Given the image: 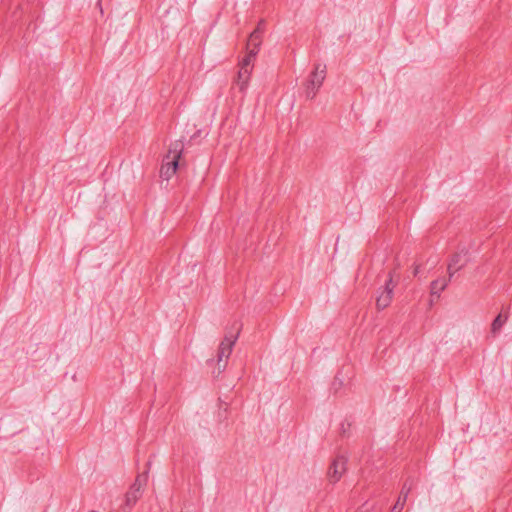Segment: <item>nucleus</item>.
Instances as JSON below:
<instances>
[{
	"label": "nucleus",
	"instance_id": "obj_1",
	"mask_svg": "<svg viewBox=\"0 0 512 512\" xmlns=\"http://www.w3.org/2000/svg\"><path fill=\"white\" fill-rule=\"evenodd\" d=\"M348 458L345 454H336L326 471V479L329 483L335 484L341 480L347 470Z\"/></svg>",
	"mask_w": 512,
	"mask_h": 512
},
{
	"label": "nucleus",
	"instance_id": "obj_2",
	"mask_svg": "<svg viewBox=\"0 0 512 512\" xmlns=\"http://www.w3.org/2000/svg\"><path fill=\"white\" fill-rule=\"evenodd\" d=\"M254 61L242 58L238 64L237 75L234 79V84L240 91H244L249 84L250 77L253 71Z\"/></svg>",
	"mask_w": 512,
	"mask_h": 512
},
{
	"label": "nucleus",
	"instance_id": "obj_3",
	"mask_svg": "<svg viewBox=\"0 0 512 512\" xmlns=\"http://www.w3.org/2000/svg\"><path fill=\"white\" fill-rule=\"evenodd\" d=\"M238 338V332L231 335H226L225 338L221 341L219 350H218V365L221 368H224L226 365V361L229 358L233 346Z\"/></svg>",
	"mask_w": 512,
	"mask_h": 512
},
{
	"label": "nucleus",
	"instance_id": "obj_4",
	"mask_svg": "<svg viewBox=\"0 0 512 512\" xmlns=\"http://www.w3.org/2000/svg\"><path fill=\"white\" fill-rule=\"evenodd\" d=\"M326 68L323 65H316L313 72L309 77V84L307 87V96L313 97L316 93V90L321 86L325 79Z\"/></svg>",
	"mask_w": 512,
	"mask_h": 512
},
{
	"label": "nucleus",
	"instance_id": "obj_5",
	"mask_svg": "<svg viewBox=\"0 0 512 512\" xmlns=\"http://www.w3.org/2000/svg\"><path fill=\"white\" fill-rule=\"evenodd\" d=\"M262 43V32L259 28L255 29L249 36L246 44V54L243 58L254 61Z\"/></svg>",
	"mask_w": 512,
	"mask_h": 512
},
{
	"label": "nucleus",
	"instance_id": "obj_6",
	"mask_svg": "<svg viewBox=\"0 0 512 512\" xmlns=\"http://www.w3.org/2000/svg\"><path fill=\"white\" fill-rule=\"evenodd\" d=\"M184 145L181 141H173L167 147V152L162 162L179 165V160L183 152Z\"/></svg>",
	"mask_w": 512,
	"mask_h": 512
},
{
	"label": "nucleus",
	"instance_id": "obj_7",
	"mask_svg": "<svg viewBox=\"0 0 512 512\" xmlns=\"http://www.w3.org/2000/svg\"><path fill=\"white\" fill-rule=\"evenodd\" d=\"M146 484L145 476H138L130 488V490L126 494V501L129 505L136 503L139 499L141 492Z\"/></svg>",
	"mask_w": 512,
	"mask_h": 512
},
{
	"label": "nucleus",
	"instance_id": "obj_8",
	"mask_svg": "<svg viewBox=\"0 0 512 512\" xmlns=\"http://www.w3.org/2000/svg\"><path fill=\"white\" fill-rule=\"evenodd\" d=\"M393 285L392 280H389L383 290L379 293L376 299V305L379 309H385L392 301Z\"/></svg>",
	"mask_w": 512,
	"mask_h": 512
},
{
	"label": "nucleus",
	"instance_id": "obj_9",
	"mask_svg": "<svg viewBox=\"0 0 512 512\" xmlns=\"http://www.w3.org/2000/svg\"><path fill=\"white\" fill-rule=\"evenodd\" d=\"M448 281L449 280L446 276H441L431 283V286H430L431 301L439 298L440 293L446 288Z\"/></svg>",
	"mask_w": 512,
	"mask_h": 512
},
{
	"label": "nucleus",
	"instance_id": "obj_10",
	"mask_svg": "<svg viewBox=\"0 0 512 512\" xmlns=\"http://www.w3.org/2000/svg\"><path fill=\"white\" fill-rule=\"evenodd\" d=\"M178 166L175 164L162 162L160 167V178L165 181H169L177 173Z\"/></svg>",
	"mask_w": 512,
	"mask_h": 512
},
{
	"label": "nucleus",
	"instance_id": "obj_11",
	"mask_svg": "<svg viewBox=\"0 0 512 512\" xmlns=\"http://www.w3.org/2000/svg\"><path fill=\"white\" fill-rule=\"evenodd\" d=\"M466 262L465 254H455L448 264V272L452 275L457 272Z\"/></svg>",
	"mask_w": 512,
	"mask_h": 512
},
{
	"label": "nucleus",
	"instance_id": "obj_12",
	"mask_svg": "<svg viewBox=\"0 0 512 512\" xmlns=\"http://www.w3.org/2000/svg\"><path fill=\"white\" fill-rule=\"evenodd\" d=\"M505 321H506V317H503L501 314L498 315L496 317V319L492 323V330H493V332L498 331L503 326Z\"/></svg>",
	"mask_w": 512,
	"mask_h": 512
},
{
	"label": "nucleus",
	"instance_id": "obj_13",
	"mask_svg": "<svg viewBox=\"0 0 512 512\" xmlns=\"http://www.w3.org/2000/svg\"><path fill=\"white\" fill-rule=\"evenodd\" d=\"M405 500H406V496H404L403 498L399 497V499L397 500V503L394 507V510L397 509L398 511H400L404 505Z\"/></svg>",
	"mask_w": 512,
	"mask_h": 512
}]
</instances>
